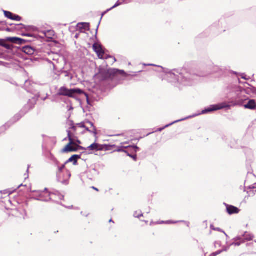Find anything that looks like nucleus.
I'll use <instances>...</instances> for the list:
<instances>
[{
	"label": "nucleus",
	"instance_id": "obj_1",
	"mask_svg": "<svg viewBox=\"0 0 256 256\" xmlns=\"http://www.w3.org/2000/svg\"><path fill=\"white\" fill-rule=\"evenodd\" d=\"M67 132L69 142L61 150V152L64 154L76 152L78 150H84V149H85L84 148L80 146H77L75 142H74L73 139L72 138V132L70 130H68Z\"/></svg>",
	"mask_w": 256,
	"mask_h": 256
},
{
	"label": "nucleus",
	"instance_id": "obj_2",
	"mask_svg": "<svg viewBox=\"0 0 256 256\" xmlns=\"http://www.w3.org/2000/svg\"><path fill=\"white\" fill-rule=\"evenodd\" d=\"M116 148V145L110 144H100L98 143H94L87 148H85L84 150L89 151H116L114 148Z\"/></svg>",
	"mask_w": 256,
	"mask_h": 256
},
{
	"label": "nucleus",
	"instance_id": "obj_3",
	"mask_svg": "<svg viewBox=\"0 0 256 256\" xmlns=\"http://www.w3.org/2000/svg\"><path fill=\"white\" fill-rule=\"evenodd\" d=\"M84 92L79 88L69 90L66 87H62L60 88L58 93V96H67L70 98H74L76 94H82Z\"/></svg>",
	"mask_w": 256,
	"mask_h": 256
},
{
	"label": "nucleus",
	"instance_id": "obj_4",
	"mask_svg": "<svg viewBox=\"0 0 256 256\" xmlns=\"http://www.w3.org/2000/svg\"><path fill=\"white\" fill-rule=\"evenodd\" d=\"M92 49L100 59L106 58H104V50L100 44L96 42L94 43L92 46Z\"/></svg>",
	"mask_w": 256,
	"mask_h": 256
},
{
	"label": "nucleus",
	"instance_id": "obj_5",
	"mask_svg": "<svg viewBox=\"0 0 256 256\" xmlns=\"http://www.w3.org/2000/svg\"><path fill=\"white\" fill-rule=\"evenodd\" d=\"M116 73V72L114 69H108L106 70H102L100 72V74L104 79L112 78Z\"/></svg>",
	"mask_w": 256,
	"mask_h": 256
},
{
	"label": "nucleus",
	"instance_id": "obj_6",
	"mask_svg": "<svg viewBox=\"0 0 256 256\" xmlns=\"http://www.w3.org/2000/svg\"><path fill=\"white\" fill-rule=\"evenodd\" d=\"M226 108H230V106L226 103H222L218 104L212 106L210 108L206 110V111L207 112H210Z\"/></svg>",
	"mask_w": 256,
	"mask_h": 256
},
{
	"label": "nucleus",
	"instance_id": "obj_7",
	"mask_svg": "<svg viewBox=\"0 0 256 256\" xmlns=\"http://www.w3.org/2000/svg\"><path fill=\"white\" fill-rule=\"evenodd\" d=\"M226 212L230 215L238 214L240 212V210L239 208L233 206L226 204Z\"/></svg>",
	"mask_w": 256,
	"mask_h": 256
},
{
	"label": "nucleus",
	"instance_id": "obj_8",
	"mask_svg": "<svg viewBox=\"0 0 256 256\" xmlns=\"http://www.w3.org/2000/svg\"><path fill=\"white\" fill-rule=\"evenodd\" d=\"M4 14L6 17L12 20L20 21L22 19L21 17L19 16L14 14L10 12L4 11Z\"/></svg>",
	"mask_w": 256,
	"mask_h": 256
},
{
	"label": "nucleus",
	"instance_id": "obj_9",
	"mask_svg": "<svg viewBox=\"0 0 256 256\" xmlns=\"http://www.w3.org/2000/svg\"><path fill=\"white\" fill-rule=\"evenodd\" d=\"M39 196L42 200H48L50 198V193L46 190V189H45V190L44 191L40 192L39 194Z\"/></svg>",
	"mask_w": 256,
	"mask_h": 256
},
{
	"label": "nucleus",
	"instance_id": "obj_10",
	"mask_svg": "<svg viewBox=\"0 0 256 256\" xmlns=\"http://www.w3.org/2000/svg\"><path fill=\"white\" fill-rule=\"evenodd\" d=\"M80 158V156L77 154L73 155L65 162V164L73 162L74 165H76L78 163V160Z\"/></svg>",
	"mask_w": 256,
	"mask_h": 256
},
{
	"label": "nucleus",
	"instance_id": "obj_11",
	"mask_svg": "<svg viewBox=\"0 0 256 256\" xmlns=\"http://www.w3.org/2000/svg\"><path fill=\"white\" fill-rule=\"evenodd\" d=\"M246 108L250 110H254L256 108V102L254 100H250L248 101V104L244 105Z\"/></svg>",
	"mask_w": 256,
	"mask_h": 256
},
{
	"label": "nucleus",
	"instance_id": "obj_12",
	"mask_svg": "<svg viewBox=\"0 0 256 256\" xmlns=\"http://www.w3.org/2000/svg\"><path fill=\"white\" fill-rule=\"evenodd\" d=\"M6 40L12 43L18 44H21L22 41V39L18 38H8Z\"/></svg>",
	"mask_w": 256,
	"mask_h": 256
},
{
	"label": "nucleus",
	"instance_id": "obj_13",
	"mask_svg": "<svg viewBox=\"0 0 256 256\" xmlns=\"http://www.w3.org/2000/svg\"><path fill=\"white\" fill-rule=\"evenodd\" d=\"M87 123L88 124H89L90 125V126L92 127V130H89V128H87L86 126V128H84L86 129V130L87 131H88V132L94 134V136H96L97 134L96 130V128L94 126L92 123L91 122H87Z\"/></svg>",
	"mask_w": 256,
	"mask_h": 256
},
{
	"label": "nucleus",
	"instance_id": "obj_14",
	"mask_svg": "<svg viewBox=\"0 0 256 256\" xmlns=\"http://www.w3.org/2000/svg\"><path fill=\"white\" fill-rule=\"evenodd\" d=\"M23 52L26 54H32L34 52V50L30 46H25L23 48Z\"/></svg>",
	"mask_w": 256,
	"mask_h": 256
},
{
	"label": "nucleus",
	"instance_id": "obj_15",
	"mask_svg": "<svg viewBox=\"0 0 256 256\" xmlns=\"http://www.w3.org/2000/svg\"><path fill=\"white\" fill-rule=\"evenodd\" d=\"M72 138L73 139L74 142L77 145L80 146V144H82L80 140L77 137H75L74 136V134L72 132Z\"/></svg>",
	"mask_w": 256,
	"mask_h": 256
},
{
	"label": "nucleus",
	"instance_id": "obj_16",
	"mask_svg": "<svg viewBox=\"0 0 256 256\" xmlns=\"http://www.w3.org/2000/svg\"><path fill=\"white\" fill-rule=\"evenodd\" d=\"M0 45L7 49H10L11 47L10 44H6V42L3 40H1L0 42Z\"/></svg>",
	"mask_w": 256,
	"mask_h": 256
},
{
	"label": "nucleus",
	"instance_id": "obj_17",
	"mask_svg": "<svg viewBox=\"0 0 256 256\" xmlns=\"http://www.w3.org/2000/svg\"><path fill=\"white\" fill-rule=\"evenodd\" d=\"M222 252V250H218L215 252L212 253L210 256H216L218 255L219 254H220Z\"/></svg>",
	"mask_w": 256,
	"mask_h": 256
},
{
	"label": "nucleus",
	"instance_id": "obj_18",
	"mask_svg": "<svg viewBox=\"0 0 256 256\" xmlns=\"http://www.w3.org/2000/svg\"><path fill=\"white\" fill-rule=\"evenodd\" d=\"M76 125L80 128H86V126L84 124V122L78 124H76Z\"/></svg>",
	"mask_w": 256,
	"mask_h": 256
},
{
	"label": "nucleus",
	"instance_id": "obj_19",
	"mask_svg": "<svg viewBox=\"0 0 256 256\" xmlns=\"http://www.w3.org/2000/svg\"><path fill=\"white\" fill-rule=\"evenodd\" d=\"M82 24L83 26V28L85 30L88 29V28H89V24Z\"/></svg>",
	"mask_w": 256,
	"mask_h": 256
},
{
	"label": "nucleus",
	"instance_id": "obj_20",
	"mask_svg": "<svg viewBox=\"0 0 256 256\" xmlns=\"http://www.w3.org/2000/svg\"><path fill=\"white\" fill-rule=\"evenodd\" d=\"M66 164H64L62 165L61 166L58 168V170L60 172H62L63 170L65 168Z\"/></svg>",
	"mask_w": 256,
	"mask_h": 256
},
{
	"label": "nucleus",
	"instance_id": "obj_21",
	"mask_svg": "<svg viewBox=\"0 0 256 256\" xmlns=\"http://www.w3.org/2000/svg\"><path fill=\"white\" fill-rule=\"evenodd\" d=\"M120 4L119 3L117 2V3H116L114 6L112 8H110V9L108 10H107V11H109V10H112V8H115L117 7V6H118Z\"/></svg>",
	"mask_w": 256,
	"mask_h": 256
},
{
	"label": "nucleus",
	"instance_id": "obj_22",
	"mask_svg": "<svg viewBox=\"0 0 256 256\" xmlns=\"http://www.w3.org/2000/svg\"><path fill=\"white\" fill-rule=\"evenodd\" d=\"M74 132H75L76 130V126H72L70 128Z\"/></svg>",
	"mask_w": 256,
	"mask_h": 256
},
{
	"label": "nucleus",
	"instance_id": "obj_23",
	"mask_svg": "<svg viewBox=\"0 0 256 256\" xmlns=\"http://www.w3.org/2000/svg\"><path fill=\"white\" fill-rule=\"evenodd\" d=\"M246 238V240H252V238L251 236H250V237H249V238Z\"/></svg>",
	"mask_w": 256,
	"mask_h": 256
},
{
	"label": "nucleus",
	"instance_id": "obj_24",
	"mask_svg": "<svg viewBox=\"0 0 256 256\" xmlns=\"http://www.w3.org/2000/svg\"><path fill=\"white\" fill-rule=\"evenodd\" d=\"M92 189H94V190H96V191H97V192H98V190L97 188H95V187H94V186H92Z\"/></svg>",
	"mask_w": 256,
	"mask_h": 256
},
{
	"label": "nucleus",
	"instance_id": "obj_25",
	"mask_svg": "<svg viewBox=\"0 0 256 256\" xmlns=\"http://www.w3.org/2000/svg\"><path fill=\"white\" fill-rule=\"evenodd\" d=\"M166 224H170V223H173L172 222H170V221H168L167 222H166Z\"/></svg>",
	"mask_w": 256,
	"mask_h": 256
},
{
	"label": "nucleus",
	"instance_id": "obj_26",
	"mask_svg": "<svg viewBox=\"0 0 256 256\" xmlns=\"http://www.w3.org/2000/svg\"><path fill=\"white\" fill-rule=\"evenodd\" d=\"M117 151H118V152H121V151H122V150H120V149H118Z\"/></svg>",
	"mask_w": 256,
	"mask_h": 256
},
{
	"label": "nucleus",
	"instance_id": "obj_27",
	"mask_svg": "<svg viewBox=\"0 0 256 256\" xmlns=\"http://www.w3.org/2000/svg\"><path fill=\"white\" fill-rule=\"evenodd\" d=\"M242 102H242H242H238V104H242Z\"/></svg>",
	"mask_w": 256,
	"mask_h": 256
},
{
	"label": "nucleus",
	"instance_id": "obj_28",
	"mask_svg": "<svg viewBox=\"0 0 256 256\" xmlns=\"http://www.w3.org/2000/svg\"><path fill=\"white\" fill-rule=\"evenodd\" d=\"M35 192H38V193L39 194L40 192H39L38 191L36 192V190H35Z\"/></svg>",
	"mask_w": 256,
	"mask_h": 256
},
{
	"label": "nucleus",
	"instance_id": "obj_29",
	"mask_svg": "<svg viewBox=\"0 0 256 256\" xmlns=\"http://www.w3.org/2000/svg\"><path fill=\"white\" fill-rule=\"evenodd\" d=\"M236 245L238 246H240V244H238V242L236 244Z\"/></svg>",
	"mask_w": 256,
	"mask_h": 256
},
{
	"label": "nucleus",
	"instance_id": "obj_30",
	"mask_svg": "<svg viewBox=\"0 0 256 256\" xmlns=\"http://www.w3.org/2000/svg\"><path fill=\"white\" fill-rule=\"evenodd\" d=\"M112 222V220H110V222Z\"/></svg>",
	"mask_w": 256,
	"mask_h": 256
}]
</instances>
